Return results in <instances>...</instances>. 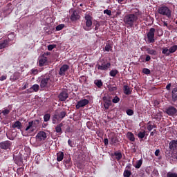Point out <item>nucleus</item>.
Instances as JSON below:
<instances>
[{
	"label": "nucleus",
	"instance_id": "7",
	"mask_svg": "<svg viewBox=\"0 0 177 177\" xmlns=\"http://www.w3.org/2000/svg\"><path fill=\"white\" fill-rule=\"evenodd\" d=\"M85 20H86V26L84 27V29L86 31H90V30H92L91 27H92V17L91 15H86L85 16Z\"/></svg>",
	"mask_w": 177,
	"mask_h": 177
},
{
	"label": "nucleus",
	"instance_id": "39",
	"mask_svg": "<svg viewBox=\"0 0 177 177\" xmlns=\"http://www.w3.org/2000/svg\"><path fill=\"white\" fill-rule=\"evenodd\" d=\"M66 111H61L59 113V118L61 120H63V118H64V117H66Z\"/></svg>",
	"mask_w": 177,
	"mask_h": 177
},
{
	"label": "nucleus",
	"instance_id": "6",
	"mask_svg": "<svg viewBox=\"0 0 177 177\" xmlns=\"http://www.w3.org/2000/svg\"><path fill=\"white\" fill-rule=\"evenodd\" d=\"M156 33V29L154 28H151L149 31L147 32V38L149 44H153L155 42L154 35Z\"/></svg>",
	"mask_w": 177,
	"mask_h": 177
},
{
	"label": "nucleus",
	"instance_id": "47",
	"mask_svg": "<svg viewBox=\"0 0 177 177\" xmlns=\"http://www.w3.org/2000/svg\"><path fill=\"white\" fill-rule=\"evenodd\" d=\"M55 48H56V45L50 44L48 46V50H53V49H55Z\"/></svg>",
	"mask_w": 177,
	"mask_h": 177
},
{
	"label": "nucleus",
	"instance_id": "15",
	"mask_svg": "<svg viewBox=\"0 0 177 177\" xmlns=\"http://www.w3.org/2000/svg\"><path fill=\"white\" fill-rule=\"evenodd\" d=\"M147 129L150 132L151 131H153V129H154V128H157V127L156 126V124L151 122V121H149L148 122V123L147 124Z\"/></svg>",
	"mask_w": 177,
	"mask_h": 177
},
{
	"label": "nucleus",
	"instance_id": "9",
	"mask_svg": "<svg viewBox=\"0 0 177 177\" xmlns=\"http://www.w3.org/2000/svg\"><path fill=\"white\" fill-rule=\"evenodd\" d=\"M46 138H48V136H46V133H45V131H39L36 136V139L39 142H44V140H46Z\"/></svg>",
	"mask_w": 177,
	"mask_h": 177
},
{
	"label": "nucleus",
	"instance_id": "2",
	"mask_svg": "<svg viewBox=\"0 0 177 177\" xmlns=\"http://www.w3.org/2000/svg\"><path fill=\"white\" fill-rule=\"evenodd\" d=\"M40 88H49L55 82V76L52 73L40 79Z\"/></svg>",
	"mask_w": 177,
	"mask_h": 177
},
{
	"label": "nucleus",
	"instance_id": "51",
	"mask_svg": "<svg viewBox=\"0 0 177 177\" xmlns=\"http://www.w3.org/2000/svg\"><path fill=\"white\" fill-rule=\"evenodd\" d=\"M31 73L33 74V75H37V74H38V69H32Z\"/></svg>",
	"mask_w": 177,
	"mask_h": 177
},
{
	"label": "nucleus",
	"instance_id": "27",
	"mask_svg": "<svg viewBox=\"0 0 177 177\" xmlns=\"http://www.w3.org/2000/svg\"><path fill=\"white\" fill-rule=\"evenodd\" d=\"M124 89V93L125 95H131V89L129 88V86L124 85L123 87Z\"/></svg>",
	"mask_w": 177,
	"mask_h": 177
},
{
	"label": "nucleus",
	"instance_id": "36",
	"mask_svg": "<svg viewBox=\"0 0 177 177\" xmlns=\"http://www.w3.org/2000/svg\"><path fill=\"white\" fill-rule=\"evenodd\" d=\"M49 120H50V114H49V113L45 114L44 116V122H48V121H49Z\"/></svg>",
	"mask_w": 177,
	"mask_h": 177
},
{
	"label": "nucleus",
	"instance_id": "44",
	"mask_svg": "<svg viewBox=\"0 0 177 177\" xmlns=\"http://www.w3.org/2000/svg\"><path fill=\"white\" fill-rule=\"evenodd\" d=\"M126 113H127V115H133V110H132V109H127L126 111Z\"/></svg>",
	"mask_w": 177,
	"mask_h": 177
},
{
	"label": "nucleus",
	"instance_id": "16",
	"mask_svg": "<svg viewBox=\"0 0 177 177\" xmlns=\"http://www.w3.org/2000/svg\"><path fill=\"white\" fill-rule=\"evenodd\" d=\"M177 149V140H171L169 142V149L175 150Z\"/></svg>",
	"mask_w": 177,
	"mask_h": 177
},
{
	"label": "nucleus",
	"instance_id": "10",
	"mask_svg": "<svg viewBox=\"0 0 177 177\" xmlns=\"http://www.w3.org/2000/svg\"><path fill=\"white\" fill-rule=\"evenodd\" d=\"M11 146L12 142L9 140H6L0 142V149H2V150H8V149H10Z\"/></svg>",
	"mask_w": 177,
	"mask_h": 177
},
{
	"label": "nucleus",
	"instance_id": "33",
	"mask_svg": "<svg viewBox=\"0 0 177 177\" xmlns=\"http://www.w3.org/2000/svg\"><path fill=\"white\" fill-rule=\"evenodd\" d=\"M146 136V131H140L138 134V138H139V139H143V138H145V136Z\"/></svg>",
	"mask_w": 177,
	"mask_h": 177
},
{
	"label": "nucleus",
	"instance_id": "48",
	"mask_svg": "<svg viewBox=\"0 0 177 177\" xmlns=\"http://www.w3.org/2000/svg\"><path fill=\"white\" fill-rule=\"evenodd\" d=\"M68 145L70 147H74V142L71 140H68Z\"/></svg>",
	"mask_w": 177,
	"mask_h": 177
},
{
	"label": "nucleus",
	"instance_id": "22",
	"mask_svg": "<svg viewBox=\"0 0 177 177\" xmlns=\"http://www.w3.org/2000/svg\"><path fill=\"white\" fill-rule=\"evenodd\" d=\"M162 55H165V56H169L171 55V53L169 52V48H168V47L162 48Z\"/></svg>",
	"mask_w": 177,
	"mask_h": 177
},
{
	"label": "nucleus",
	"instance_id": "58",
	"mask_svg": "<svg viewBox=\"0 0 177 177\" xmlns=\"http://www.w3.org/2000/svg\"><path fill=\"white\" fill-rule=\"evenodd\" d=\"M159 154H160V149H156L155 151V156H156V157H158Z\"/></svg>",
	"mask_w": 177,
	"mask_h": 177
},
{
	"label": "nucleus",
	"instance_id": "29",
	"mask_svg": "<svg viewBox=\"0 0 177 177\" xmlns=\"http://www.w3.org/2000/svg\"><path fill=\"white\" fill-rule=\"evenodd\" d=\"M111 106V100L106 101L104 103V107L106 110H109V108Z\"/></svg>",
	"mask_w": 177,
	"mask_h": 177
},
{
	"label": "nucleus",
	"instance_id": "21",
	"mask_svg": "<svg viewBox=\"0 0 177 177\" xmlns=\"http://www.w3.org/2000/svg\"><path fill=\"white\" fill-rule=\"evenodd\" d=\"M21 122L20 121H16L14 122V124L12 125V128H17V129H21Z\"/></svg>",
	"mask_w": 177,
	"mask_h": 177
},
{
	"label": "nucleus",
	"instance_id": "25",
	"mask_svg": "<svg viewBox=\"0 0 177 177\" xmlns=\"http://www.w3.org/2000/svg\"><path fill=\"white\" fill-rule=\"evenodd\" d=\"M14 160L16 164H20V162H23V158H21V156H20V155L14 156Z\"/></svg>",
	"mask_w": 177,
	"mask_h": 177
},
{
	"label": "nucleus",
	"instance_id": "3",
	"mask_svg": "<svg viewBox=\"0 0 177 177\" xmlns=\"http://www.w3.org/2000/svg\"><path fill=\"white\" fill-rule=\"evenodd\" d=\"M38 127H39V120H31L28 122L25 131L29 133H32V132L37 130Z\"/></svg>",
	"mask_w": 177,
	"mask_h": 177
},
{
	"label": "nucleus",
	"instance_id": "19",
	"mask_svg": "<svg viewBox=\"0 0 177 177\" xmlns=\"http://www.w3.org/2000/svg\"><path fill=\"white\" fill-rule=\"evenodd\" d=\"M78 19H80L78 12H77V11H73V14L71 15V19L72 21H75V20H78Z\"/></svg>",
	"mask_w": 177,
	"mask_h": 177
},
{
	"label": "nucleus",
	"instance_id": "14",
	"mask_svg": "<svg viewBox=\"0 0 177 177\" xmlns=\"http://www.w3.org/2000/svg\"><path fill=\"white\" fill-rule=\"evenodd\" d=\"M166 113L168 114V115H175V114L177 113V110L174 106H169L166 109Z\"/></svg>",
	"mask_w": 177,
	"mask_h": 177
},
{
	"label": "nucleus",
	"instance_id": "42",
	"mask_svg": "<svg viewBox=\"0 0 177 177\" xmlns=\"http://www.w3.org/2000/svg\"><path fill=\"white\" fill-rule=\"evenodd\" d=\"M106 52H110L111 50V46L109 44H106L104 48Z\"/></svg>",
	"mask_w": 177,
	"mask_h": 177
},
{
	"label": "nucleus",
	"instance_id": "1",
	"mask_svg": "<svg viewBox=\"0 0 177 177\" xmlns=\"http://www.w3.org/2000/svg\"><path fill=\"white\" fill-rule=\"evenodd\" d=\"M138 17L136 14H128L124 16L123 21L127 28H132L136 24V21H138Z\"/></svg>",
	"mask_w": 177,
	"mask_h": 177
},
{
	"label": "nucleus",
	"instance_id": "38",
	"mask_svg": "<svg viewBox=\"0 0 177 177\" xmlns=\"http://www.w3.org/2000/svg\"><path fill=\"white\" fill-rule=\"evenodd\" d=\"M142 73L144 74H146L147 75H149V74H151V71H150V69L147 68H144L142 69Z\"/></svg>",
	"mask_w": 177,
	"mask_h": 177
},
{
	"label": "nucleus",
	"instance_id": "59",
	"mask_svg": "<svg viewBox=\"0 0 177 177\" xmlns=\"http://www.w3.org/2000/svg\"><path fill=\"white\" fill-rule=\"evenodd\" d=\"M5 80H6V76H5V75H2L0 77V81H5Z\"/></svg>",
	"mask_w": 177,
	"mask_h": 177
},
{
	"label": "nucleus",
	"instance_id": "32",
	"mask_svg": "<svg viewBox=\"0 0 177 177\" xmlns=\"http://www.w3.org/2000/svg\"><path fill=\"white\" fill-rule=\"evenodd\" d=\"M147 52L149 55H157V51H156L155 50L153 49H151V48H147Z\"/></svg>",
	"mask_w": 177,
	"mask_h": 177
},
{
	"label": "nucleus",
	"instance_id": "4",
	"mask_svg": "<svg viewBox=\"0 0 177 177\" xmlns=\"http://www.w3.org/2000/svg\"><path fill=\"white\" fill-rule=\"evenodd\" d=\"M100 63L97 64V70H101L102 71H107L109 67H111V63L107 62V59H102L100 60Z\"/></svg>",
	"mask_w": 177,
	"mask_h": 177
},
{
	"label": "nucleus",
	"instance_id": "35",
	"mask_svg": "<svg viewBox=\"0 0 177 177\" xmlns=\"http://www.w3.org/2000/svg\"><path fill=\"white\" fill-rule=\"evenodd\" d=\"M142 160H139L136 162V165H134L135 168H140V167H142Z\"/></svg>",
	"mask_w": 177,
	"mask_h": 177
},
{
	"label": "nucleus",
	"instance_id": "18",
	"mask_svg": "<svg viewBox=\"0 0 177 177\" xmlns=\"http://www.w3.org/2000/svg\"><path fill=\"white\" fill-rule=\"evenodd\" d=\"M113 156L115 157V160H117V161H120V160H121V158H122V153H121L120 151L114 152Z\"/></svg>",
	"mask_w": 177,
	"mask_h": 177
},
{
	"label": "nucleus",
	"instance_id": "56",
	"mask_svg": "<svg viewBox=\"0 0 177 177\" xmlns=\"http://www.w3.org/2000/svg\"><path fill=\"white\" fill-rule=\"evenodd\" d=\"M150 60H151L150 55H146L145 62H150Z\"/></svg>",
	"mask_w": 177,
	"mask_h": 177
},
{
	"label": "nucleus",
	"instance_id": "40",
	"mask_svg": "<svg viewBox=\"0 0 177 177\" xmlns=\"http://www.w3.org/2000/svg\"><path fill=\"white\" fill-rule=\"evenodd\" d=\"M63 28H64V24H59L56 27L55 30L56 31H60L63 30Z\"/></svg>",
	"mask_w": 177,
	"mask_h": 177
},
{
	"label": "nucleus",
	"instance_id": "57",
	"mask_svg": "<svg viewBox=\"0 0 177 177\" xmlns=\"http://www.w3.org/2000/svg\"><path fill=\"white\" fill-rule=\"evenodd\" d=\"M104 143L105 146H108L109 145V139L104 138Z\"/></svg>",
	"mask_w": 177,
	"mask_h": 177
},
{
	"label": "nucleus",
	"instance_id": "11",
	"mask_svg": "<svg viewBox=\"0 0 177 177\" xmlns=\"http://www.w3.org/2000/svg\"><path fill=\"white\" fill-rule=\"evenodd\" d=\"M38 63L40 67H44V66H46V64H48V58L42 55L41 57H39Z\"/></svg>",
	"mask_w": 177,
	"mask_h": 177
},
{
	"label": "nucleus",
	"instance_id": "50",
	"mask_svg": "<svg viewBox=\"0 0 177 177\" xmlns=\"http://www.w3.org/2000/svg\"><path fill=\"white\" fill-rule=\"evenodd\" d=\"M117 143V140L114 138H111L110 145H115Z\"/></svg>",
	"mask_w": 177,
	"mask_h": 177
},
{
	"label": "nucleus",
	"instance_id": "5",
	"mask_svg": "<svg viewBox=\"0 0 177 177\" xmlns=\"http://www.w3.org/2000/svg\"><path fill=\"white\" fill-rule=\"evenodd\" d=\"M158 12L159 15H162V16H166L169 19L172 16V11L169 8L165 6H162L158 9Z\"/></svg>",
	"mask_w": 177,
	"mask_h": 177
},
{
	"label": "nucleus",
	"instance_id": "55",
	"mask_svg": "<svg viewBox=\"0 0 177 177\" xmlns=\"http://www.w3.org/2000/svg\"><path fill=\"white\" fill-rule=\"evenodd\" d=\"M70 161H71L70 158L66 159V160H64V164L65 165H67V164H70Z\"/></svg>",
	"mask_w": 177,
	"mask_h": 177
},
{
	"label": "nucleus",
	"instance_id": "64",
	"mask_svg": "<svg viewBox=\"0 0 177 177\" xmlns=\"http://www.w3.org/2000/svg\"><path fill=\"white\" fill-rule=\"evenodd\" d=\"M52 120H53V124H56V119H53V118H52Z\"/></svg>",
	"mask_w": 177,
	"mask_h": 177
},
{
	"label": "nucleus",
	"instance_id": "26",
	"mask_svg": "<svg viewBox=\"0 0 177 177\" xmlns=\"http://www.w3.org/2000/svg\"><path fill=\"white\" fill-rule=\"evenodd\" d=\"M8 46V40L0 41V49H3Z\"/></svg>",
	"mask_w": 177,
	"mask_h": 177
},
{
	"label": "nucleus",
	"instance_id": "34",
	"mask_svg": "<svg viewBox=\"0 0 177 177\" xmlns=\"http://www.w3.org/2000/svg\"><path fill=\"white\" fill-rule=\"evenodd\" d=\"M131 174H132V173L131 172V171L125 169L123 173V176L124 177H130Z\"/></svg>",
	"mask_w": 177,
	"mask_h": 177
},
{
	"label": "nucleus",
	"instance_id": "61",
	"mask_svg": "<svg viewBox=\"0 0 177 177\" xmlns=\"http://www.w3.org/2000/svg\"><path fill=\"white\" fill-rule=\"evenodd\" d=\"M103 100L104 102L110 101V100H109V98L106 96L103 97Z\"/></svg>",
	"mask_w": 177,
	"mask_h": 177
},
{
	"label": "nucleus",
	"instance_id": "62",
	"mask_svg": "<svg viewBox=\"0 0 177 177\" xmlns=\"http://www.w3.org/2000/svg\"><path fill=\"white\" fill-rule=\"evenodd\" d=\"M125 0H118V3L122 4V2H124Z\"/></svg>",
	"mask_w": 177,
	"mask_h": 177
},
{
	"label": "nucleus",
	"instance_id": "12",
	"mask_svg": "<svg viewBox=\"0 0 177 177\" xmlns=\"http://www.w3.org/2000/svg\"><path fill=\"white\" fill-rule=\"evenodd\" d=\"M68 97V93L66 91H62L58 95V99L60 102H66Z\"/></svg>",
	"mask_w": 177,
	"mask_h": 177
},
{
	"label": "nucleus",
	"instance_id": "23",
	"mask_svg": "<svg viewBox=\"0 0 177 177\" xmlns=\"http://www.w3.org/2000/svg\"><path fill=\"white\" fill-rule=\"evenodd\" d=\"M173 100H177V87L174 88L171 91Z\"/></svg>",
	"mask_w": 177,
	"mask_h": 177
},
{
	"label": "nucleus",
	"instance_id": "53",
	"mask_svg": "<svg viewBox=\"0 0 177 177\" xmlns=\"http://www.w3.org/2000/svg\"><path fill=\"white\" fill-rule=\"evenodd\" d=\"M32 92H34V91L32 90V87L26 91V93H32Z\"/></svg>",
	"mask_w": 177,
	"mask_h": 177
},
{
	"label": "nucleus",
	"instance_id": "60",
	"mask_svg": "<svg viewBox=\"0 0 177 177\" xmlns=\"http://www.w3.org/2000/svg\"><path fill=\"white\" fill-rule=\"evenodd\" d=\"M166 89H167V91H169L171 89V83L168 84L166 86Z\"/></svg>",
	"mask_w": 177,
	"mask_h": 177
},
{
	"label": "nucleus",
	"instance_id": "49",
	"mask_svg": "<svg viewBox=\"0 0 177 177\" xmlns=\"http://www.w3.org/2000/svg\"><path fill=\"white\" fill-rule=\"evenodd\" d=\"M167 177H177V174L176 173H168Z\"/></svg>",
	"mask_w": 177,
	"mask_h": 177
},
{
	"label": "nucleus",
	"instance_id": "52",
	"mask_svg": "<svg viewBox=\"0 0 177 177\" xmlns=\"http://www.w3.org/2000/svg\"><path fill=\"white\" fill-rule=\"evenodd\" d=\"M8 38L10 40L13 39V38H15V34L10 33V35H8Z\"/></svg>",
	"mask_w": 177,
	"mask_h": 177
},
{
	"label": "nucleus",
	"instance_id": "43",
	"mask_svg": "<svg viewBox=\"0 0 177 177\" xmlns=\"http://www.w3.org/2000/svg\"><path fill=\"white\" fill-rule=\"evenodd\" d=\"M113 103H118L120 102V97L118 96H115L112 100Z\"/></svg>",
	"mask_w": 177,
	"mask_h": 177
},
{
	"label": "nucleus",
	"instance_id": "45",
	"mask_svg": "<svg viewBox=\"0 0 177 177\" xmlns=\"http://www.w3.org/2000/svg\"><path fill=\"white\" fill-rule=\"evenodd\" d=\"M1 113H2L3 115L6 116V115H8V114H9V113H10V110L5 109Z\"/></svg>",
	"mask_w": 177,
	"mask_h": 177
},
{
	"label": "nucleus",
	"instance_id": "30",
	"mask_svg": "<svg viewBox=\"0 0 177 177\" xmlns=\"http://www.w3.org/2000/svg\"><path fill=\"white\" fill-rule=\"evenodd\" d=\"M169 50L170 54L171 53H175V52H176V50H177V45H174V46H171L169 48Z\"/></svg>",
	"mask_w": 177,
	"mask_h": 177
},
{
	"label": "nucleus",
	"instance_id": "41",
	"mask_svg": "<svg viewBox=\"0 0 177 177\" xmlns=\"http://www.w3.org/2000/svg\"><path fill=\"white\" fill-rule=\"evenodd\" d=\"M109 91H110V92H114L116 89H117V86H109Z\"/></svg>",
	"mask_w": 177,
	"mask_h": 177
},
{
	"label": "nucleus",
	"instance_id": "63",
	"mask_svg": "<svg viewBox=\"0 0 177 177\" xmlns=\"http://www.w3.org/2000/svg\"><path fill=\"white\" fill-rule=\"evenodd\" d=\"M154 132H156V130H154L153 131H151L150 133L151 136H154Z\"/></svg>",
	"mask_w": 177,
	"mask_h": 177
},
{
	"label": "nucleus",
	"instance_id": "20",
	"mask_svg": "<svg viewBox=\"0 0 177 177\" xmlns=\"http://www.w3.org/2000/svg\"><path fill=\"white\" fill-rule=\"evenodd\" d=\"M64 158V153L59 151L57 153V160L58 162L63 161Z\"/></svg>",
	"mask_w": 177,
	"mask_h": 177
},
{
	"label": "nucleus",
	"instance_id": "54",
	"mask_svg": "<svg viewBox=\"0 0 177 177\" xmlns=\"http://www.w3.org/2000/svg\"><path fill=\"white\" fill-rule=\"evenodd\" d=\"M52 118L54 120H57V121H59V120H60V118H59V115H57V114L54 115Z\"/></svg>",
	"mask_w": 177,
	"mask_h": 177
},
{
	"label": "nucleus",
	"instance_id": "17",
	"mask_svg": "<svg viewBox=\"0 0 177 177\" xmlns=\"http://www.w3.org/2000/svg\"><path fill=\"white\" fill-rule=\"evenodd\" d=\"M62 127L63 123H60L55 127V131L57 133H59V135H62V133H63V130H62Z\"/></svg>",
	"mask_w": 177,
	"mask_h": 177
},
{
	"label": "nucleus",
	"instance_id": "24",
	"mask_svg": "<svg viewBox=\"0 0 177 177\" xmlns=\"http://www.w3.org/2000/svg\"><path fill=\"white\" fill-rule=\"evenodd\" d=\"M127 136L131 142H135V136L132 133V132H128L127 133Z\"/></svg>",
	"mask_w": 177,
	"mask_h": 177
},
{
	"label": "nucleus",
	"instance_id": "37",
	"mask_svg": "<svg viewBox=\"0 0 177 177\" xmlns=\"http://www.w3.org/2000/svg\"><path fill=\"white\" fill-rule=\"evenodd\" d=\"M33 92H38L39 91V85L34 84L32 87Z\"/></svg>",
	"mask_w": 177,
	"mask_h": 177
},
{
	"label": "nucleus",
	"instance_id": "46",
	"mask_svg": "<svg viewBox=\"0 0 177 177\" xmlns=\"http://www.w3.org/2000/svg\"><path fill=\"white\" fill-rule=\"evenodd\" d=\"M104 15H107L108 16H111V10H104Z\"/></svg>",
	"mask_w": 177,
	"mask_h": 177
},
{
	"label": "nucleus",
	"instance_id": "8",
	"mask_svg": "<svg viewBox=\"0 0 177 177\" xmlns=\"http://www.w3.org/2000/svg\"><path fill=\"white\" fill-rule=\"evenodd\" d=\"M87 104H89V100L86 99H82L77 102V104L75 105V108L77 110H79V109H82V107H85V106H87Z\"/></svg>",
	"mask_w": 177,
	"mask_h": 177
},
{
	"label": "nucleus",
	"instance_id": "13",
	"mask_svg": "<svg viewBox=\"0 0 177 177\" xmlns=\"http://www.w3.org/2000/svg\"><path fill=\"white\" fill-rule=\"evenodd\" d=\"M70 68V66L67 64H64L62 66H61L59 71V75L61 76H64L66 75V71Z\"/></svg>",
	"mask_w": 177,
	"mask_h": 177
},
{
	"label": "nucleus",
	"instance_id": "31",
	"mask_svg": "<svg viewBox=\"0 0 177 177\" xmlns=\"http://www.w3.org/2000/svg\"><path fill=\"white\" fill-rule=\"evenodd\" d=\"M118 71L117 69H115V70H111L110 72H109V75L110 77H115V75H117V74H118Z\"/></svg>",
	"mask_w": 177,
	"mask_h": 177
},
{
	"label": "nucleus",
	"instance_id": "28",
	"mask_svg": "<svg viewBox=\"0 0 177 177\" xmlns=\"http://www.w3.org/2000/svg\"><path fill=\"white\" fill-rule=\"evenodd\" d=\"M95 85L97 86V88H102L103 86V82L100 80H96L94 81Z\"/></svg>",
	"mask_w": 177,
	"mask_h": 177
}]
</instances>
